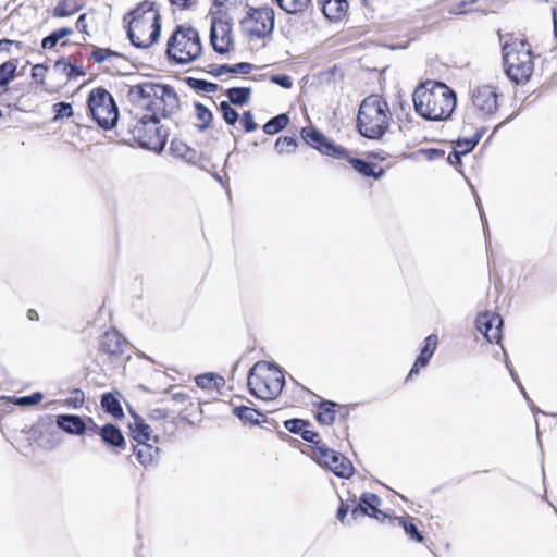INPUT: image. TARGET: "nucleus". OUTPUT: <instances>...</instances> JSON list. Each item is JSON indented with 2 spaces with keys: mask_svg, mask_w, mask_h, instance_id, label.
Returning <instances> with one entry per match:
<instances>
[{
  "mask_svg": "<svg viewBox=\"0 0 557 557\" xmlns=\"http://www.w3.org/2000/svg\"><path fill=\"white\" fill-rule=\"evenodd\" d=\"M27 318L30 321H37L39 319L38 312L35 309L27 310Z\"/></svg>",
  "mask_w": 557,
  "mask_h": 557,
  "instance_id": "obj_63",
  "label": "nucleus"
},
{
  "mask_svg": "<svg viewBox=\"0 0 557 557\" xmlns=\"http://www.w3.org/2000/svg\"><path fill=\"white\" fill-rule=\"evenodd\" d=\"M392 112L387 101L380 95L366 97L358 110L356 126L361 136L380 139L389 128Z\"/></svg>",
  "mask_w": 557,
  "mask_h": 557,
  "instance_id": "obj_7",
  "label": "nucleus"
},
{
  "mask_svg": "<svg viewBox=\"0 0 557 557\" xmlns=\"http://www.w3.org/2000/svg\"><path fill=\"white\" fill-rule=\"evenodd\" d=\"M101 408L114 419H122L124 411L117 395L113 393H104L100 400Z\"/></svg>",
  "mask_w": 557,
  "mask_h": 557,
  "instance_id": "obj_33",
  "label": "nucleus"
},
{
  "mask_svg": "<svg viewBox=\"0 0 557 557\" xmlns=\"http://www.w3.org/2000/svg\"><path fill=\"white\" fill-rule=\"evenodd\" d=\"M497 0H461L456 4L458 13H468L473 10L494 11Z\"/></svg>",
  "mask_w": 557,
  "mask_h": 557,
  "instance_id": "obj_32",
  "label": "nucleus"
},
{
  "mask_svg": "<svg viewBox=\"0 0 557 557\" xmlns=\"http://www.w3.org/2000/svg\"><path fill=\"white\" fill-rule=\"evenodd\" d=\"M462 153H457V150L453 148V151L448 154L447 160L451 165H461Z\"/></svg>",
  "mask_w": 557,
  "mask_h": 557,
  "instance_id": "obj_59",
  "label": "nucleus"
},
{
  "mask_svg": "<svg viewBox=\"0 0 557 557\" xmlns=\"http://www.w3.org/2000/svg\"><path fill=\"white\" fill-rule=\"evenodd\" d=\"M75 26L79 33L89 35L86 13H83L78 16V18L76 20Z\"/></svg>",
  "mask_w": 557,
  "mask_h": 557,
  "instance_id": "obj_56",
  "label": "nucleus"
},
{
  "mask_svg": "<svg viewBox=\"0 0 557 557\" xmlns=\"http://www.w3.org/2000/svg\"><path fill=\"white\" fill-rule=\"evenodd\" d=\"M72 34L73 29L71 27L58 28L41 40V48L45 50H52L59 40Z\"/></svg>",
  "mask_w": 557,
  "mask_h": 557,
  "instance_id": "obj_39",
  "label": "nucleus"
},
{
  "mask_svg": "<svg viewBox=\"0 0 557 557\" xmlns=\"http://www.w3.org/2000/svg\"><path fill=\"white\" fill-rule=\"evenodd\" d=\"M391 520L396 521L398 525L404 529L410 541L416 543H424V536L418 527L420 521L417 518L405 515L403 517H394Z\"/></svg>",
  "mask_w": 557,
  "mask_h": 557,
  "instance_id": "obj_28",
  "label": "nucleus"
},
{
  "mask_svg": "<svg viewBox=\"0 0 557 557\" xmlns=\"http://www.w3.org/2000/svg\"><path fill=\"white\" fill-rule=\"evenodd\" d=\"M195 87L205 92H215L218 90V85L214 83H210L203 79H196Z\"/></svg>",
  "mask_w": 557,
  "mask_h": 557,
  "instance_id": "obj_54",
  "label": "nucleus"
},
{
  "mask_svg": "<svg viewBox=\"0 0 557 557\" xmlns=\"http://www.w3.org/2000/svg\"><path fill=\"white\" fill-rule=\"evenodd\" d=\"M55 422L59 429L71 435H83L87 430L85 420L75 414H59Z\"/></svg>",
  "mask_w": 557,
  "mask_h": 557,
  "instance_id": "obj_23",
  "label": "nucleus"
},
{
  "mask_svg": "<svg viewBox=\"0 0 557 557\" xmlns=\"http://www.w3.org/2000/svg\"><path fill=\"white\" fill-rule=\"evenodd\" d=\"M127 102L157 119H166L180 109L178 96L170 85L144 82L129 87Z\"/></svg>",
  "mask_w": 557,
  "mask_h": 557,
  "instance_id": "obj_4",
  "label": "nucleus"
},
{
  "mask_svg": "<svg viewBox=\"0 0 557 557\" xmlns=\"http://www.w3.org/2000/svg\"><path fill=\"white\" fill-rule=\"evenodd\" d=\"M275 25L274 9L268 4L262 7H250L242 26L249 39H263L273 33Z\"/></svg>",
  "mask_w": 557,
  "mask_h": 557,
  "instance_id": "obj_11",
  "label": "nucleus"
},
{
  "mask_svg": "<svg viewBox=\"0 0 557 557\" xmlns=\"http://www.w3.org/2000/svg\"><path fill=\"white\" fill-rule=\"evenodd\" d=\"M289 124V116L286 113H281L263 125V132L267 135H275L283 131Z\"/></svg>",
  "mask_w": 557,
  "mask_h": 557,
  "instance_id": "obj_37",
  "label": "nucleus"
},
{
  "mask_svg": "<svg viewBox=\"0 0 557 557\" xmlns=\"http://www.w3.org/2000/svg\"><path fill=\"white\" fill-rule=\"evenodd\" d=\"M99 347L109 357H120L127 348V341L116 330H109L101 336Z\"/></svg>",
  "mask_w": 557,
  "mask_h": 557,
  "instance_id": "obj_20",
  "label": "nucleus"
},
{
  "mask_svg": "<svg viewBox=\"0 0 557 557\" xmlns=\"http://www.w3.org/2000/svg\"><path fill=\"white\" fill-rule=\"evenodd\" d=\"M173 413L168 407L153 408L148 413L149 423L136 417L129 425L131 436L135 442L134 455L144 467L152 466L157 460L159 456L157 444L160 437H169L176 432L177 424L174 423Z\"/></svg>",
  "mask_w": 557,
  "mask_h": 557,
  "instance_id": "obj_1",
  "label": "nucleus"
},
{
  "mask_svg": "<svg viewBox=\"0 0 557 557\" xmlns=\"http://www.w3.org/2000/svg\"><path fill=\"white\" fill-rule=\"evenodd\" d=\"M482 133H483V129L478 132L471 138H462V139L456 140L454 143L453 148L457 150V153H462L463 156L468 154L479 144V141L482 137Z\"/></svg>",
  "mask_w": 557,
  "mask_h": 557,
  "instance_id": "obj_40",
  "label": "nucleus"
},
{
  "mask_svg": "<svg viewBox=\"0 0 557 557\" xmlns=\"http://www.w3.org/2000/svg\"><path fill=\"white\" fill-rule=\"evenodd\" d=\"M247 385L252 396L262 400H274L285 386V375L278 366L261 360L249 370Z\"/></svg>",
  "mask_w": 557,
  "mask_h": 557,
  "instance_id": "obj_8",
  "label": "nucleus"
},
{
  "mask_svg": "<svg viewBox=\"0 0 557 557\" xmlns=\"http://www.w3.org/2000/svg\"><path fill=\"white\" fill-rule=\"evenodd\" d=\"M83 3L79 0H59L51 11V15L57 18L72 16L79 12Z\"/></svg>",
  "mask_w": 557,
  "mask_h": 557,
  "instance_id": "obj_31",
  "label": "nucleus"
},
{
  "mask_svg": "<svg viewBox=\"0 0 557 557\" xmlns=\"http://www.w3.org/2000/svg\"><path fill=\"white\" fill-rule=\"evenodd\" d=\"M312 459L330 469L338 478L348 479L355 471L351 461L347 457L329 448L326 445L314 447Z\"/></svg>",
  "mask_w": 557,
  "mask_h": 557,
  "instance_id": "obj_13",
  "label": "nucleus"
},
{
  "mask_svg": "<svg viewBox=\"0 0 557 557\" xmlns=\"http://www.w3.org/2000/svg\"><path fill=\"white\" fill-rule=\"evenodd\" d=\"M170 3L181 10H187L194 7L197 0H169Z\"/></svg>",
  "mask_w": 557,
  "mask_h": 557,
  "instance_id": "obj_58",
  "label": "nucleus"
},
{
  "mask_svg": "<svg viewBox=\"0 0 557 557\" xmlns=\"http://www.w3.org/2000/svg\"><path fill=\"white\" fill-rule=\"evenodd\" d=\"M198 387L207 391H219L224 385V379L215 373H205L195 379Z\"/></svg>",
  "mask_w": 557,
  "mask_h": 557,
  "instance_id": "obj_34",
  "label": "nucleus"
},
{
  "mask_svg": "<svg viewBox=\"0 0 557 557\" xmlns=\"http://www.w3.org/2000/svg\"><path fill=\"white\" fill-rule=\"evenodd\" d=\"M470 100L472 109L482 119L493 116L498 110V94L490 85L475 87L471 92Z\"/></svg>",
  "mask_w": 557,
  "mask_h": 557,
  "instance_id": "obj_15",
  "label": "nucleus"
},
{
  "mask_svg": "<svg viewBox=\"0 0 557 557\" xmlns=\"http://www.w3.org/2000/svg\"><path fill=\"white\" fill-rule=\"evenodd\" d=\"M504 70L515 84H525L534 72V54L529 41L522 36L507 35L503 47Z\"/></svg>",
  "mask_w": 557,
  "mask_h": 557,
  "instance_id": "obj_6",
  "label": "nucleus"
},
{
  "mask_svg": "<svg viewBox=\"0 0 557 557\" xmlns=\"http://www.w3.org/2000/svg\"><path fill=\"white\" fill-rule=\"evenodd\" d=\"M302 440L306 442L311 443V457L313 458L314 447L317 446H325L324 443L320 440V436L318 432L310 430L308 428H304L302 432L300 433Z\"/></svg>",
  "mask_w": 557,
  "mask_h": 557,
  "instance_id": "obj_48",
  "label": "nucleus"
},
{
  "mask_svg": "<svg viewBox=\"0 0 557 557\" xmlns=\"http://www.w3.org/2000/svg\"><path fill=\"white\" fill-rule=\"evenodd\" d=\"M349 416V408L331 400H323L318 405L315 419L320 424L331 425L336 417L346 421Z\"/></svg>",
  "mask_w": 557,
  "mask_h": 557,
  "instance_id": "obj_19",
  "label": "nucleus"
},
{
  "mask_svg": "<svg viewBox=\"0 0 557 557\" xmlns=\"http://www.w3.org/2000/svg\"><path fill=\"white\" fill-rule=\"evenodd\" d=\"M131 44L140 49H148L157 44L161 35L160 5L152 0L138 2L123 17Z\"/></svg>",
  "mask_w": 557,
  "mask_h": 557,
  "instance_id": "obj_3",
  "label": "nucleus"
},
{
  "mask_svg": "<svg viewBox=\"0 0 557 557\" xmlns=\"http://www.w3.org/2000/svg\"><path fill=\"white\" fill-rule=\"evenodd\" d=\"M339 160L347 161L351 168L363 177L377 180L385 173V170L379 164L352 157L349 151L347 158H341Z\"/></svg>",
  "mask_w": 557,
  "mask_h": 557,
  "instance_id": "obj_22",
  "label": "nucleus"
},
{
  "mask_svg": "<svg viewBox=\"0 0 557 557\" xmlns=\"http://www.w3.org/2000/svg\"><path fill=\"white\" fill-rule=\"evenodd\" d=\"M287 14H301L311 5L312 0H272Z\"/></svg>",
  "mask_w": 557,
  "mask_h": 557,
  "instance_id": "obj_35",
  "label": "nucleus"
},
{
  "mask_svg": "<svg viewBox=\"0 0 557 557\" xmlns=\"http://www.w3.org/2000/svg\"><path fill=\"white\" fill-rule=\"evenodd\" d=\"M234 416L240 419L244 422H249L252 424H259L260 419L264 416L258 410L247 407V406H238L233 409Z\"/></svg>",
  "mask_w": 557,
  "mask_h": 557,
  "instance_id": "obj_38",
  "label": "nucleus"
},
{
  "mask_svg": "<svg viewBox=\"0 0 557 557\" xmlns=\"http://www.w3.org/2000/svg\"><path fill=\"white\" fill-rule=\"evenodd\" d=\"M351 509H352V506H350L349 504L341 500V505H339V507L337 508V511H336L337 520H339L342 523H344L345 518L347 517L348 512L351 513Z\"/></svg>",
  "mask_w": 557,
  "mask_h": 557,
  "instance_id": "obj_55",
  "label": "nucleus"
},
{
  "mask_svg": "<svg viewBox=\"0 0 557 557\" xmlns=\"http://www.w3.org/2000/svg\"><path fill=\"white\" fill-rule=\"evenodd\" d=\"M232 73V66L227 64L219 65L214 72V75L221 76L223 74Z\"/></svg>",
  "mask_w": 557,
  "mask_h": 557,
  "instance_id": "obj_61",
  "label": "nucleus"
},
{
  "mask_svg": "<svg viewBox=\"0 0 557 557\" xmlns=\"http://www.w3.org/2000/svg\"><path fill=\"white\" fill-rule=\"evenodd\" d=\"M284 426L290 433L300 434L304 428L310 426V422L302 419H289L284 422Z\"/></svg>",
  "mask_w": 557,
  "mask_h": 557,
  "instance_id": "obj_50",
  "label": "nucleus"
},
{
  "mask_svg": "<svg viewBox=\"0 0 557 557\" xmlns=\"http://www.w3.org/2000/svg\"><path fill=\"white\" fill-rule=\"evenodd\" d=\"M119 53L109 49V48H94L91 53H90V57H89V60H92L95 63H102L109 59H111L112 57H117Z\"/></svg>",
  "mask_w": 557,
  "mask_h": 557,
  "instance_id": "obj_46",
  "label": "nucleus"
},
{
  "mask_svg": "<svg viewBox=\"0 0 557 557\" xmlns=\"http://www.w3.org/2000/svg\"><path fill=\"white\" fill-rule=\"evenodd\" d=\"M475 326L487 342L497 344L500 342L503 319L498 313L490 311L479 313Z\"/></svg>",
  "mask_w": 557,
  "mask_h": 557,
  "instance_id": "obj_17",
  "label": "nucleus"
},
{
  "mask_svg": "<svg viewBox=\"0 0 557 557\" xmlns=\"http://www.w3.org/2000/svg\"><path fill=\"white\" fill-rule=\"evenodd\" d=\"M52 111L54 113L53 120L72 117L73 116V108L69 102H58L52 106Z\"/></svg>",
  "mask_w": 557,
  "mask_h": 557,
  "instance_id": "obj_49",
  "label": "nucleus"
},
{
  "mask_svg": "<svg viewBox=\"0 0 557 557\" xmlns=\"http://www.w3.org/2000/svg\"><path fill=\"white\" fill-rule=\"evenodd\" d=\"M209 42L213 51L221 55H228L236 49V33L233 18L209 17Z\"/></svg>",
  "mask_w": 557,
  "mask_h": 557,
  "instance_id": "obj_12",
  "label": "nucleus"
},
{
  "mask_svg": "<svg viewBox=\"0 0 557 557\" xmlns=\"http://www.w3.org/2000/svg\"><path fill=\"white\" fill-rule=\"evenodd\" d=\"M554 35L557 40V5L553 9Z\"/></svg>",
  "mask_w": 557,
  "mask_h": 557,
  "instance_id": "obj_62",
  "label": "nucleus"
},
{
  "mask_svg": "<svg viewBox=\"0 0 557 557\" xmlns=\"http://www.w3.org/2000/svg\"><path fill=\"white\" fill-rule=\"evenodd\" d=\"M251 95L250 87H232L226 90V96L228 98L230 103L235 106H244L246 104Z\"/></svg>",
  "mask_w": 557,
  "mask_h": 557,
  "instance_id": "obj_36",
  "label": "nucleus"
},
{
  "mask_svg": "<svg viewBox=\"0 0 557 557\" xmlns=\"http://www.w3.org/2000/svg\"><path fill=\"white\" fill-rule=\"evenodd\" d=\"M219 111L227 125H234L238 121V112L232 108L230 102L222 101L219 106Z\"/></svg>",
  "mask_w": 557,
  "mask_h": 557,
  "instance_id": "obj_44",
  "label": "nucleus"
},
{
  "mask_svg": "<svg viewBox=\"0 0 557 557\" xmlns=\"http://www.w3.org/2000/svg\"><path fill=\"white\" fill-rule=\"evenodd\" d=\"M48 66L45 64H35L32 67V79L40 86L42 89L47 90V84L45 82L47 73H48Z\"/></svg>",
  "mask_w": 557,
  "mask_h": 557,
  "instance_id": "obj_45",
  "label": "nucleus"
},
{
  "mask_svg": "<svg viewBox=\"0 0 557 557\" xmlns=\"http://www.w3.org/2000/svg\"><path fill=\"white\" fill-rule=\"evenodd\" d=\"M30 438L40 448L52 450L60 444V434L51 422L39 421L29 431Z\"/></svg>",
  "mask_w": 557,
  "mask_h": 557,
  "instance_id": "obj_18",
  "label": "nucleus"
},
{
  "mask_svg": "<svg viewBox=\"0 0 557 557\" xmlns=\"http://www.w3.org/2000/svg\"><path fill=\"white\" fill-rule=\"evenodd\" d=\"M92 120L103 129H111L119 119L117 106L112 95L103 87L94 88L87 100Z\"/></svg>",
  "mask_w": 557,
  "mask_h": 557,
  "instance_id": "obj_10",
  "label": "nucleus"
},
{
  "mask_svg": "<svg viewBox=\"0 0 557 557\" xmlns=\"http://www.w3.org/2000/svg\"><path fill=\"white\" fill-rule=\"evenodd\" d=\"M169 150L174 158L182 159L190 163L196 162L198 159L197 151L177 138L171 140Z\"/></svg>",
  "mask_w": 557,
  "mask_h": 557,
  "instance_id": "obj_29",
  "label": "nucleus"
},
{
  "mask_svg": "<svg viewBox=\"0 0 557 557\" xmlns=\"http://www.w3.org/2000/svg\"><path fill=\"white\" fill-rule=\"evenodd\" d=\"M324 16L330 21L343 20L349 8L348 0H318Z\"/></svg>",
  "mask_w": 557,
  "mask_h": 557,
  "instance_id": "obj_24",
  "label": "nucleus"
},
{
  "mask_svg": "<svg viewBox=\"0 0 557 557\" xmlns=\"http://www.w3.org/2000/svg\"><path fill=\"white\" fill-rule=\"evenodd\" d=\"M238 0H211L208 17L233 18L232 11L236 9Z\"/></svg>",
  "mask_w": 557,
  "mask_h": 557,
  "instance_id": "obj_30",
  "label": "nucleus"
},
{
  "mask_svg": "<svg viewBox=\"0 0 557 557\" xmlns=\"http://www.w3.org/2000/svg\"><path fill=\"white\" fill-rule=\"evenodd\" d=\"M122 132L128 140L156 152L162 151L168 140V132L161 125L160 119L133 104H128L122 122Z\"/></svg>",
  "mask_w": 557,
  "mask_h": 557,
  "instance_id": "obj_5",
  "label": "nucleus"
},
{
  "mask_svg": "<svg viewBox=\"0 0 557 557\" xmlns=\"http://www.w3.org/2000/svg\"><path fill=\"white\" fill-rule=\"evenodd\" d=\"M195 109H196V115H197V120L199 121V125L198 127L203 131L206 128L209 127V125L211 124L212 122V119H213V114L212 112L203 104L201 103H196L195 104Z\"/></svg>",
  "mask_w": 557,
  "mask_h": 557,
  "instance_id": "obj_42",
  "label": "nucleus"
},
{
  "mask_svg": "<svg viewBox=\"0 0 557 557\" xmlns=\"http://www.w3.org/2000/svg\"><path fill=\"white\" fill-rule=\"evenodd\" d=\"M240 123H242V125L244 127V131L246 133L255 132L258 128V125H257V123L255 122V119H253V114L249 110L245 111L242 114Z\"/></svg>",
  "mask_w": 557,
  "mask_h": 557,
  "instance_id": "obj_51",
  "label": "nucleus"
},
{
  "mask_svg": "<svg viewBox=\"0 0 557 557\" xmlns=\"http://www.w3.org/2000/svg\"><path fill=\"white\" fill-rule=\"evenodd\" d=\"M100 437L106 445L113 448L123 450L126 447V442L122 431L111 423L101 426Z\"/></svg>",
  "mask_w": 557,
  "mask_h": 557,
  "instance_id": "obj_26",
  "label": "nucleus"
},
{
  "mask_svg": "<svg viewBox=\"0 0 557 557\" xmlns=\"http://www.w3.org/2000/svg\"><path fill=\"white\" fill-rule=\"evenodd\" d=\"M85 422L87 423V430L91 433L99 434L100 435V429L101 426H98L97 423L94 421L91 417H87Z\"/></svg>",
  "mask_w": 557,
  "mask_h": 557,
  "instance_id": "obj_60",
  "label": "nucleus"
},
{
  "mask_svg": "<svg viewBox=\"0 0 557 557\" xmlns=\"http://www.w3.org/2000/svg\"><path fill=\"white\" fill-rule=\"evenodd\" d=\"M15 47L17 50H21L23 45L18 40L11 39H0V52H10L12 47Z\"/></svg>",
  "mask_w": 557,
  "mask_h": 557,
  "instance_id": "obj_53",
  "label": "nucleus"
},
{
  "mask_svg": "<svg viewBox=\"0 0 557 557\" xmlns=\"http://www.w3.org/2000/svg\"><path fill=\"white\" fill-rule=\"evenodd\" d=\"M381 504L382 500L376 494L362 493L358 504L352 500L351 516L354 519L368 516L379 521H384L387 518L392 519V517L380 509Z\"/></svg>",
  "mask_w": 557,
  "mask_h": 557,
  "instance_id": "obj_16",
  "label": "nucleus"
},
{
  "mask_svg": "<svg viewBox=\"0 0 557 557\" xmlns=\"http://www.w3.org/2000/svg\"><path fill=\"white\" fill-rule=\"evenodd\" d=\"M297 147L298 143L292 136H280L274 145V149L278 154L295 152Z\"/></svg>",
  "mask_w": 557,
  "mask_h": 557,
  "instance_id": "obj_41",
  "label": "nucleus"
},
{
  "mask_svg": "<svg viewBox=\"0 0 557 557\" xmlns=\"http://www.w3.org/2000/svg\"><path fill=\"white\" fill-rule=\"evenodd\" d=\"M438 345V337L436 334H431L424 339L423 347L417 357L407 380L411 379L414 374H418L422 368H425L431 358L433 357Z\"/></svg>",
  "mask_w": 557,
  "mask_h": 557,
  "instance_id": "obj_21",
  "label": "nucleus"
},
{
  "mask_svg": "<svg viewBox=\"0 0 557 557\" xmlns=\"http://www.w3.org/2000/svg\"><path fill=\"white\" fill-rule=\"evenodd\" d=\"M271 81L284 88H290L293 86V79L289 75L278 74L272 76Z\"/></svg>",
  "mask_w": 557,
  "mask_h": 557,
  "instance_id": "obj_52",
  "label": "nucleus"
},
{
  "mask_svg": "<svg viewBox=\"0 0 557 557\" xmlns=\"http://www.w3.org/2000/svg\"><path fill=\"white\" fill-rule=\"evenodd\" d=\"M191 397L181 391L172 393L166 399H164L159 408L168 407L171 411H173L174 423L176 424V418L182 412L188 409L191 406Z\"/></svg>",
  "mask_w": 557,
  "mask_h": 557,
  "instance_id": "obj_25",
  "label": "nucleus"
},
{
  "mask_svg": "<svg viewBox=\"0 0 557 557\" xmlns=\"http://www.w3.org/2000/svg\"><path fill=\"white\" fill-rule=\"evenodd\" d=\"M17 77V60L10 59L0 64V97L10 91L11 83Z\"/></svg>",
  "mask_w": 557,
  "mask_h": 557,
  "instance_id": "obj_27",
  "label": "nucleus"
},
{
  "mask_svg": "<svg viewBox=\"0 0 557 557\" xmlns=\"http://www.w3.org/2000/svg\"><path fill=\"white\" fill-rule=\"evenodd\" d=\"M44 398V395L40 392L33 393L29 396L22 397H13L12 403L17 406L26 407L39 404Z\"/></svg>",
  "mask_w": 557,
  "mask_h": 557,
  "instance_id": "obj_47",
  "label": "nucleus"
},
{
  "mask_svg": "<svg viewBox=\"0 0 557 557\" xmlns=\"http://www.w3.org/2000/svg\"><path fill=\"white\" fill-rule=\"evenodd\" d=\"M202 53V42L198 30L189 25H177L166 42L169 59L177 64H187Z\"/></svg>",
  "mask_w": 557,
  "mask_h": 557,
  "instance_id": "obj_9",
  "label": "nucleus"
},
{
  "mask_svg": "<svg viewBox=\"0 0 557 557\" xmlns=\"http://www.w3.org/2000/svg\"><path fill=\"white\" fill-rule=\"evenodd\" d=\"M417 114L425 121L443 122L451 117L457 107V95L447 84L426 79L412 92Z\"/></svg>",
  "mask_w": 557,
  "mask_h": 557,
  "instance_id": "obj_2",
  "label": "nucleus"
},
{
  "mask_svg": "<svg viewBox=\"0 0 557 557\" xmlns=\"http://www.w3.org/2000/svg\"><path fill=\"white\" fill-rule=\"evenodd\" d=\"M252 70V64L240 62L232 66V74H249Z\"/></svg>",
  "mask_w": 557,
  "mask_h": 557,
  "instance_id": "obj_57",
  "label": "nucleus"
},
{
  "mask_svg": "<svg viewBox=\"0 0 557 557\" xmlns=\"http://www.w3.org/2000/svg\"><path fill=\"white\" fill-rule=\"evenodd\" d=\"M430 152H431V153H435V154H438V153H440V151H438V150H436V149H432Z\"/></svg>",
  "mask_w": 557,
  "mask_h": 557,
  "instance_id": "obj_64",
  "label": "nucleus"
},
{
  "mask_svg": "<svg viewBox=\"0 0 557 557\" xmlns=\"http://www.w3.org/2000/svg\"><path fill=\"white\" fill-rule=\"evenodd\" d=\"M85 399V393L81 388H73L70 391L69 397L64 399V406L78 409L83 407Z\"/></svg>",
  "mask_w": 557,
  "mask_h": 557,
  "instance_id": "obj_43",
  "label": "nucleus"
},
{
  "mask_svg": "<svg viewBox=\"0 0 557 557\" xmlns=\"http://www.w3.org/2000/svg\"><path fill=\"white\" fill-rule=\"evenodd\" d=\"M300 136L308 146L318 150L324 156L336 160L348 157V150L346 148L339 145H335L324 134H322L313 126L302 127L300 131Z\"/></svg>",
  "mask_w": 557,
  "mask_h": 557,
  "instance_id": "obj_14",
  "label": "nucleus"
}]
</instances>
